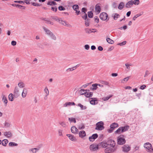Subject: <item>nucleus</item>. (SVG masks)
I'll return each instance as SVG.
<instances>
[{
    "label": "nucleus",
    "mask_w": 153,
    "mask_h": 153,
    "mask_svg": "<svg viewBox=\"0 0 153 153\" xmlns=\"http://www.w3.org/2000/svg\"><path fill=\"white\" fill-rule=\"evenodd\" d=\"M31 4L33 6H40L41 5V4L36 3L34 2H31Z\"/></svg>",
    "instance_id": "nucleus-44"
},
{
    "label": "nucleus",
    "mask_w": 153,
    "mask_h": 153,
    "mask_svg": "<svg viewBox=\"0 0 153 153\" xmlns=\"http://www.w3.org/2000/svg\"><path fill=\"white\" fill-rule=\"evenodd\" d=\"M59 10L60 11L64 10L65 8L62 6H60L58 7Z\"/></svg>",
    "instance_id": "nucleus-51"
},
{
    "label": "nucleus",
    "mask_w": 153,
    "mask_h": 153,
    "mask_svg": "<svg viewBox=\"0 0 153 153\" xmlns=\"http://www.w3.org/2000/svg\"><path fill=\"white\" fill-rule=\"evenodd\" d=\"M107 42L110 44H113L114 43V41L111 39L108 38L106 39Z\"/></svg>",
    "instance_id": "nucleus-31"
},
{
    "label": "nucleus",
    "mask_w": 153,
    "mask_h": 153,
    "mask_svg": "<svg viewBox=\"0 0 153 153\" xmlns=\"http://www.w3.org/2000/svg\"><path fill=\"white\" fill-rule=\"evenodd\" d=\"M14 2L18 3L19 4H24L25 2L22 1H14Z\"/></svg>",
    "instance_id": "nucleus-54"
},
{
    "label": "nucleus",
    "mask_w": 153,
    "mask_h": 153,
    "mask_svg": "<svg viewBox=\"0 0 153 153\" xmlns=\"http://www.w3.org/2000/svg\"><path fill=\"white\" fill-rule=\"evenodd\" d=\"M123 137V135H120L117 137V143L118 144L122 145L126 143V140Z\"/></svg>",
    "instance_id": "nucleus-3"
},
{
    "label": "nucleus",
    "mask_w": 153,
    "mask_h": 153,
    "mask_svg": "<svg viewBox=\"0 0 153 153\" xmlns=\"http://www.w3.org/2000/svg\"><path fill=\"white\" fill-rule=\"evenodd\" d=\"M87 10V9L84 7H83L82 9V12H83L84 14L86 13V12Z\"/></svg>",
    "instance_id": "nucleus-60"
},
{
    "label": "nucleus",
    "mask_w": 153,
    "mask_h": 153,
    "mask_svg": "<svg viewBox=\"0 0 153 153\" xmlns=\"http://www.w3.org/2000/svg\"><path fill=\"white\" fill-rule=\"evenodd\" d=\"M13 94L14 97L16 98L18 97L19 96V89L17 87H15L13 91Z\"/></svg>",
    "instance_id": "nucleus-10"
},
{
    "label": "nucleus",
    "mask_w": 153,
    "mask_h": 153,
    "mask_svg": "<svg viewBox=\"0 0 153 153\" xmlns=\"http://www.w3.org/2000/svg\"><path fill=\"white\" fill-rule=\"evenodd\" d=\"M144 147L147 150V151L150 153H153V148L152 144L149 142L145 143L144 145Z\"/></svg>",
    "instance_id": "nucleus-2"
},
{
    "label": "nucleus",
    "mask_w": 153,
    "mask_h": 153,
    "mask_svg": "<svg viewBox=\"0 0 153 153\" xmlns=\"http://www.w3.org/2000/svg\"><path fill=\"white\" fill-rule=\"evenodd\" d=\"M98 137V135L97 134L95 133L93 134L91 136L89 137V140L90 142H93L97 139Z\"/></svg>",
    "instance_id": "nucleus-9"
},
{
    "label": "nucleus",
    "mask_w": 153,
    "mask_h": 153,
    "mask_svg": "<svg viewBox=\"0 0 153 153\" xmlns=\"http://www.w3.org/2000/svg\"><path fill=\"white\" fill-rule=\"evenodd\" d=\"M107 143L108 146H110V147H108V148H115V143L114 140L111 139L108 140L107 141Z\"/></svg>",
    "instance_id": "nucleus-6"
},
{
    "label": "nucleus",
    "mask_w": 153,
    "mask_h": 153,
    "mask_svg": "<svg viewBox=\"0 0 153 153\" xmlns=\"http://www.w3.org/2000/svg\"><path fill=\"white\" fill-rule=\"evenodd\" d=\"M10 123L8 122H7V121H5L4 123V126H5L6 127H9L10 126Z\"/></svg>",
    "instance_id": "nucleus-53"
},
{
    "label": "nucleus",
    "mask_w": 153,
    "mask_h": 153,
    "mask_svg": "<svg viewBox=\"0 0 153 153\" xmlns=\"http://www.w3.org/2000/svg\"><path fill=\"white\" fill-rule=\"evenodd\" d=\"M27 93V90L26 88H24L23 89L22 92V97H25Z\"/></svg>",
    "instance_id": "nucleus-19"
},
{
    "label": "nucleus",
    "mask_w": 153,
    "mask_h": 153,
    "mask_svg": "<svg viewBox=\"0 0 153 153\" xmlns=\"http://www.w3.org/2000/svg\"><path fill=\"white\" fill-rule=\"evenodd\" d=\"M102 83L103 84H104L106 85H109V82H108L106 81H102Z\"/></svg>",
    "instance_id": "nucleus-55"
},
{
    "label": "nucleus",
    "mask_w": 153,
    "mask_h": 153,
    "mask_svg": "<svg viewBox=\"0 0 153 153\" xmlns=\"http://www.w3.org/2000/svg\"><path fill=\"white\" fill-rule=\"evenodd\" d=\"M142 15V14H137L133 17L132 19L133 20H135L139 16Z\"/></svg>",
    "instance_id": "nucleus-47"
},
{
    "label": "nucleus",
    "mask_w": 153,
    "mask_h": 153,
    "mask_svg": "<svg viewBox=\"0 0 153 153\" xmlns=\"http://www.w3.org/2000/svg\"><path fill=\"white\" fill-rule=\"evenodd\" d=\"M71 102H66L63 105V106L64 107H66L68 106L71 105Z\"/></svg>",
    "instance_id": "nucleus-48"
},
{
    "label": "nucleus",
    "mask_w": 153,
    "mask_h": 153,
    "mask_svg": "<svg viewBox=\"0 0 153 153\" xmlns=\"http://www.w3.org/2000/svg\"><path fill=\"white\" fill-rule=\"evenodd\" d=\"M121 128V132L122 133L127 131L129 129V126L126 125L124 126L120 127Z\"/></svg>",
    "instance_id": "nucleus-14"
},
{
    "label": "nucleus",
    "mask_w": 153,
    "mask_h": 153,
    "mask_svg": "<svg viewBox=\"0 0 153 153\" xmlns=\"http://www.w3.org/2000/svg\"><path fill=\"white\" fill-rule=\"evenodd\" d=\"M12 6H13L14 7H17L20 8V7H22V5H21L20 4H11Z\"/></svg>",
    "instance_id": "nucleus-46"
},
{
    "label": "nucleus",
    "mask_w": 153,
    "mask_h": 153,
    "mask_svg": "<svg viewBox=\"0 0 153 153\" xmlns=\"http://www.w3.org/2000/svg\"><path fill=\"white\" fill-rule=\"evenodd\" d=\"M112 97V95H110L108 96H107L106 97H104L102 99L104 101H107L109 100L110 98H111Z\"/></svg>",
    "instance_id": "nucleus-40"
},
{
    "label": "nucleus",
    "mask_w": 153,
    "mask_h": 153,
    "mask_svg": "<svg viewBox=\"0 0 153 153\" xmlns=\"http://www.w3.org/2000/svg\"><path fill=\"white\" fill-rule=\"evenodd\" d=\"M89 91V90H84V89H81L80 91H81L80 92V94L81 95H83L85 94L86 93L88 92V91Z\"/></svg>",
    "instance_id": "nucleus-22"
},
{
    "label": "nucleus",
    "mask_w": 153,
    "mask_h": 153,
    "mask_svg": "<svg viewBox=\"0 0 153 153\" xmlns=\"http://www.w3.org/2000/svg\"><path fill=\"white\" fill-rule=\"evenodd\" d=\"M92 85V87H93V88H90L91 90H92L94 91V90H96L97 89L98 85L97 84V83L93 84Z\"/></svg>",
    "instance_id": "nucleus-27"
},
{
    "label": "nucleus",
    "mask_w": 153,
    "mask_h": 153,
    "mask_svg": "<svg viewBox=\"0 0 153 153\" xmlns=\"http://www.w3.org/2000/svg\"><path fill=\"white\" fill-rule=\"evenodd\" d=\"M121 128L120 127L116 131H115V134H120L121 133Z\"/></svg>",
    "instance_id": "nucleus-41"
},
{
    "label": "nucleus",
    "mask_w": 153,
    "mask_h": 153,
    "mask_svg": "<svg viewBox=\"0 0 153 153\" xmlns=\"http://www.w3.org/2000/svg\"><path fill=\"white\" fill-rule=\"evenodd\" d=\"M100 19L103 21H108L109 20V18H108L107 14L105 12H102L100 14Z\"/></svg>",
    "instance_id": "nucleus-5"
},
{
    "label": "nucleus",
    "mask_w": 153,
    "mask_h": 153,
    "mask_svg": "<svg viewBox=\"0 0 153 153\" xmlns=\"http://www.w3.org/2000/svg\"><path fill=\"white\" fill-rule=\"evenodd\" d=\"M8 141L7 139L3 140L2 142V145L4 146H6L7 145V143H8Z\"/></svg>",
    "instance_id": "nucleus-24"
},
{
    "label": "nucleus",
    "mask_w": 153,
    "mask_h": 153,
    "mask_svg": "<svg viewBox=\"0 0 153 153\" xmlns=\"http://www.w3.org/2000/svg\"><path fill=\"white\" fill-rule=\"evenodd\" d=\"M104 123L102 121H100L97 123L96 124V130H102L104 129L103 126Z\"/></svg>",
    "instance_id": "nucleus-4"
},
{
    "label": "nucleus",
    "mask_w": 153,
    "mask_h": 153,
    "mask_svg": "<svg viewBox=\"0 0 153 153\" xmlns=\"http://www.w3.org/2000/svg\"><path fill=\"white\" fill-rule=\"evenodd\" d=\"M132 1L133 4L138 5L140 3V1L139 0H134V1L131 0Z\"/></svg>",
    "instance_id": "nucleus-34"
},
{
    "label": "nucleus",
    "mask_w": 153,
    "mask_h": 153,
    "mask_svg": "<svg viewBox=\"0 0 153 153\" xmlns=\"http://www.w3.org/2000/svg\"><path fill=\"white\" fill-rule=\"evenodd\" d=\"M51 18L58 22H60L59 21L61 18H58L56 16H51Z\"/></svg>",
    "instance_id": "nucleus-32"
},
{
    "label": "nucleus",
    "mask_w": 153,
    "mask_h": 153,
    "mask_svg": "<svg viewBox=\"0 0 153 153\" xmlns=\"http://www.w3.org/2000/svg\"><path fill=\"white\" fill-rule=\"evenodd\" d=\"M92 30H95L94 31H91V29L89 28H85V32L86 33L90 34L91 33L95 32L97 31L95 29H92Z\"/></svg>",
    "instance_id": "nucleus-12"
},
{
    "label": "nucleus",
    "mask_w": 153,
    "mask_h": 153,
    "mask_svg": "<svg viewBox=\"0 0 153 153\" xmlns=\"http://www.w3.org/2000/svg\"><path fill=\"white\" fill-rule=\"evenodd\" d=\"M150 74V73L149 72V71L148 70H146V72H145V75L144 76V77H145L146 76H148L149 74Z\"/></svg>",
    "instance_id": "nucleus-63"
},
{
    "label": "nucleus",
    "mask_w": 153,
    "mask_h": 153,
    "mask_svg": "<svg viewBox=\"0 0 153 153\" xmlns=\"http://www.w3.org/2000/svg\"><path fill=\"white\" fill-rule=\"evenodd\" d=\"M127 28V26L126 25H124L123 27H120L118 29L120 30H122L123 29L126 30Z\"/></svg>",
    "instance_id": "nucleus-58"
},
{
    "label": "nucleus",
    "mask_w": 153,
    "mask_h": 153,
    "mask_svg": "<svg viewBox=\"0 0 153 153\" xmlns=\"http://www.w3.org/2000/svg\"><path fill=\"white\" fill-rule=\"evenodd\" d=\"M4 135L7 138H10L12 136V134L10 131L5 132L4 133Z\"/></svg>",
    "instance_id": "nucleus-21"
},
{
    "label": "nucleus",
    "mask_w": 153,
    "mask_h": 153,
    "mask_svg": "<svg viewBox=\"0 0 153 153\" xmlns=\"http://www.w3.org/2000/svg\"><path fill=\"white\" fill-rule=\"evenodd\" d=\"M66 135L69 137L70 140L72 141H75L76 140V138L74 135L70 134H67Z\"/></svg>",
    "instance_id": "nucleus-18"
},
{
    "label": "nucleus",
    "mask_w": 153,
    "mask_h": 153,
    "mask_svg": "<svg viewBox=\"0 0 153 153\" xmlns=\"http://www.w3.org/2000/svg\"><path fill=\"white\" fill-rule=\"evenodd\" d=\"M60 21H59L60 22H59V23L63 25H65V24L64 23V22H66L65 21H63L61 19H60Z\"/></svg>",
    "instance_id": "nucleus-56"
},
{
    "label": "nucleus",
    "mask_w": 153,
    "mask_h": 153,
    "mask_svg": "<svg viewBox=\"0 0 153 153\" xmlns=\"http://www.w3.org/2000/svg\"><path fill=\"white\" fill-rule=\"evenodd\" d=\"M18 86L21 88H22L25 87V84L22 82H20L18 84Z\"/></svg>",
    "instance_id": "nucleus-35"
},
{
    "label": "nucleus",
    "mask_w": 153,
    "mask_h": 153,
    "mask_svg": "<svg viewBox=\"0 0 153 153\" xmlns=\"http://www.w3.org/2000/svg\"><path fill=\"white\" fill-rule=\"evenodd\" d=\"M122 148L123 152H128L130 151L131 147L128 145H125L123 146Z\"/></svg>",
    "instance_id": "nucleus-8"
},
{
    "label": "nucleus",
    "mask_w": 153,
    "mask_h": 153,
    "mask_svg": "<svg viewBox=\"0 0 153 153\" xmlns=\"http://www.w3.org/2000/svg\"><path fill=\"white\" fill-rule=\"evenodd\" d=\"M95 21L97 23H98L99 22V19L97 16H95L94 17Z\"/></svg>",
    "instance_id": "nucleus-59"
},
{
    "label": "nucleus",
    "mask_w": 153,
    "mask_h": 153,
    "mask_svg": "<svg viewBox=\"0 0 153 153\" xmlns=\"http://www.w3.org/2000/svg\"><path fill=\"white\" fill-rule=\"evenodd\" d=\"M47 4L48 5H51V6H53V5H56L57 4H56V3L54 1H49L48 3H47Z\"/></svg>",
    "instance_id": "nucleus-29"
},
{
    "label": "nucleus",
    "mask_w": 153,
    "mask_h": 153,
    "mask_svg": "<svg viewBox=\"0 0 153 153\" xmlns=\"http://www.w3.org/2000/svg\"><path fill=\"white\" fill-rule=\"evenodd\" d=\"M57 8L56 6H55L54 7H51V10L53 11H55V12H56L57 11Z\"/></svg>",
    "instance_id": "nucleus-57"
},
{
    "label": "nucleus",
    "mask_w": 153,
    "mask_h": 153,
    "mask_svg": "<svg viewBox=\"0 0 153 153\" xmlns=\"http://www.w3.org/2000/svg\"><path fill=\"white\" fill-rule=\"evenodd\" d=\"M84 47H85V49L87 50H88V49H89L90 48L89 46L88 45H87V44L85 45Z\"/></svg>",
    "instance_id": "nucleus-64"
},
{
    "label": "nucleus",
    "mask_w": 153,
    "mask_h": 153,
    "mask_svg": "<svg viewBox=\"0 0 153 153\" xmlns=\"http://www.w3.org/2000/svg\"><path fill=\"white\" fill-rule=\"evenodd\" d=\"M90 20V19H87V20H86L85 21V26L87 27L89 26V21Z\"/></svg>",
    "instance_id": "nucleus-42"
},
{
    "label": "nucleus",
    "mask_w": 153,
    "mask_h": 153,
    "mask_svg": "<svg viewBox=\"0 0 153 153\" xmlns=\"http://www.w3.org/2000/svg\"><path fill=\"white\" fill-rule=\"evenodd\" d=\"M95 11L97 12V13H99L101 10L100 7L99 6H97V5L95 6Z\"/></svg>",
    "instance_id": "nucleus-26"
},
{
    "label": "nucleus",
    "mask_w": 153,
    "mask_h": 153,
    "mask_svg": "<svg viewBox=\"0 0 153 153\" xmlns=\"http://www.w3.org/2000/svg\"><path fill=\"white\" fill-rule=\"evenodd\" d=\"M46 23L47 24H49L51 25H53V22L51 21L50 20L48 19H47L46 21Z\"/></svg>",
    "instance_id": "nucleus-50"
},
{
    "label": "nucleus",
    "mask_w": 153,
    "mask_h": 153,
    "mask_svg": "<svg viewBox=\"0 0 153 153\" xmlns=\"http://www.w3.org/2000/svg\"><path fill=\"white\" fill-rule=\"evenodd\" d=\"M77 105L80 107L82 110H85L87 108V107L86 106H84L80 103L78 104Z\"/></svg>",
    "instance_id": "nucleus-37"
},
{
    "label": "nucleus",
    "mask_w": 153,
    "mask_h": 153,
    "mask_svg": "<svg viewBox=\"0 0 153 153\" xmlns=\"http://www.w3.org/2000/svg\"><path fill=\"white\" fill-rule=\"evenodd\" d=\"M44 92L46 94V97H47L49 94V91L47 87H45L44 89Z\"/></svg>",
    "instance_id": "nucleus-45"
},
{
    "label": "nucleus",
    "mask_w": 153,
    "mask_h": 153,
    "mask_svg": "<svg viewBox=\"0 0 153 153\" xmlns=\"http://www.w3.org/2000/svg\"><path fill=\"white\" fill-rule=\"evenodd\" d=\"M11 44L13 46H15L16 44V42L15 41H12L11 42Z\"/></svg>",
    "instance_id": "nucleus-62"
},
{
    "label": "nucleus",
    "mask_w": 153,
    "mask_h": 153,
    "mask_svg": "<svg viewBox=\"0 0 153 153\" xmlns=\"http://www.w3.org/2000/svg\"><path fill=\"white\" fill-rule=\"evenodd\" d=\"M79 134L80 137L82 138L86 136V133L84 131L82 130L80 131Z\"/></svg>",
    "instance_id": "nucleus-15"
},
{
    "label": "nucleus",
    "mask_w": 153,
    "mask_h": 153,
    "mask_svg": "<svg viewBox=\"0 0 153 153\" xmlns=\"http://www.w3.org/2000/svg\"><path fill=\"white\" fill-rule=\"evenodd\" d=\"M35 148H32V149H29V152H32L33 153H36V151H35Z\"/></svg>",
    "instance_id": "nucleus-61"
},
{
    "label": "nucleus",
    "mask_w": 153,
    "mask_h": 153,
    "mask_svg": "<svg viewBox=\"0 0 153 153\" xmlns=\"http://www.w3.org/2000/svg\"><path fill=\"white\" fill-rule=\"evenodd\" d=\"M68 120L70 123L74 122L75 123L76 122V119L73 117L69 118Z\"/></svg>",
    "instance_id": "nucleus-36"
},
{
    "label": "nucleus",
    "mask_w": 153,
    "mask_h": 153,
    "mask_svg": "<svg viewBox=\"0 0 153 153\" xmlns=\"http://www.w3.org/2000/svg\"><path fill=\"white\" fill-rule=\"evenodd\" d=\"M124 6V3L123 2H121L119 4L118 7V8L119 9L121 10L123 8Z\"/></svg>",
    "instance_id": "nucleus-23"
},
{
    "label": "nucleus",
    "mask_w": 153,
    "mask_h": 153,
    "mask_svg": "<svg viewBox=\"0 0 153 153\" xmlns=\"http://www.w3.org/2000/svg\"><path fill=\"white\" fill-rule=\"evenodd\" d=\"M114 16H113V18L114 20H116L117 18H119L120 15L117 13H115L113 14Z\"/></svg>",
    "instance_id": "nucleus-30"
},
{
    "label": "nucleus",
    "mask_w": 153,
    "mask_h": 153,
    "mask_svg": "<svg viewBox=\"0 0 153 153\" xmlns=\"http://www.w3.org/2000/svg\"><path fill=\"white\" fill-rule=\"evenodd\" d=\"M133 5L132 1L131 0L128 1L126 3L125 5V7L126 8H131Z\"/></svg>",
    "instance_id": "nucleus-16"
},
{
    "label": "nucleus",
    "mask_w": 153,
    "mask_h": 153,
    "mask_svg": "<svg viewBox=\"0 0 153 153\" xmlns=\"http://www.w3.org/2000/svg\"><path fill=\"white\" fill-rule=\"evenodd\" d=\"M99 144H93L90 146L89 149L90 150L92 151L97 150L99 149Z\"/></svg>",
    "instance_id": "nucleus-7"
},
{
    "label": "nucleus",
    "mask_w": 153,
    "mask_h": 153,
    "mask_svg": "<svg viewBox=\"0 0 153 153\" xmlns=\"http://www.w3.org/2000/svg\"><path fill=\"white\" fill-rule=\"evenodd\" d=\"M93 95V93L92 92H88L86 93V94H85V96L87 97V98H89L90 97H91Z\"/></svg>",
    "instance_id": "nucleus-25"
},
{
    "label": "nucleus",
    "mask_w": 153,
    "mask_h": 153,
    "mask_svg": "<svg viewBox=\"0 0 153 153\" xmlns=\"http://www.w3.org/2000/svg\"><path fill=\"white\" fill-rule=\"evenodd\" d=\"M88 16L89 18H92L93 17V14L91 11H89L88 13Z\"/></svg>",
    "instance_id": "nucleus-39"
},
{
    "label": "nucleus",
    "mask_w": 153,
    "mask_h": 153,
    "mask_svg": "<svg viewBox=\"0 0 153 153\" xmlns=\"http://www.w3.org/2000/svg\"><path fill=\"white\" fill-rule=\"evenodd\" d=\"M43 29L46 33V34L49 36L52 39L54 40H56V36L50 30L45 27H43Z\"/></svg>",
    "instance_id": "nucleus-1"
},
{
    "label": "nucleus",
    "mask_w": 153,
    "mask_h": 153,
    "mask_svg": "<svg viewBox=\"0 0 153 153\" xmlns=\"http://www.w3.org/2000/svg\"><path fill=\"white\" fill-rule=\"evenodd\" d=\"M2 101L4 102L5 105V106H6L7 105V103L8 102L7 100V98L5 96V95H2Z\"/></svg>",
    "instance_id": "nucleus-20"
},
{
    "label": "nucleus",
    "mask_w": 153,
    "mask_h": 153,
    "mask_svg": "<svg viewBox=\"0 0 153 153\" xmlns=\"http://www.w3.org/2000/svg\"><path fill=\"white\" fill-rule=\"evenodd\" d=\"M97 100H92L90 101V103L92 105H95L97 104V102H96Z\"/></svg>",
    "instance_id": "nucleus-43"
},
{
    "label": "nucleus",
    "mask_w": 153,
    "mask_h": 153,
    "mask_svg": "<svg viewBox=\"0 0 153 153\" xmlns=\"http://www.w3.org/2000/svg\"><path fill=\"white\" fill-rule=\"evenodd\" d=\"M99 146H101L102 147L104 148H107L108 147V144L107 142L102 141L99 144Z\"/></svg>",
    "instance_id": "nucleus-11"
},
{
    "label": "nucleus",
    "mask_w": 153,
    "mask_h": 153,
    "mask_svg": "<svg viewBox=\"0 0 153 153\" xmlns=\"http://www.w3.org/2000/svg\"><path fill=\"white\" fill-rule=\"evenodd\" d=\"M78 128L79 129H83L85 128V126L83 124H82L79 126Z\"/></svg>",
    "instance_id": "nucleus-52"
},
{
    "label": "nucleus",
    "mask_w": 153,
    "mask_h": 153,
    "mask_svg": "<svg viewBox=\"0 0 153 153\" xmlns=\"http://www.w3.org/2000/svg\"><path fill=\"white\" fill-rule=\"evenodd\" d=\"M73 9L75 11L78 10L79 9V7L77 4H74L72 7Z\"/></svg>",
    "instance_id": "nucleus-33"
},
{
    "label": "nucleus",
    "mask_w": 153,
    "mask_h": 153,
    "mask_svg": "<svg viewBox=\"0 0 153 153\" xmlns=\"http://www.w3.org/2000/svg\"><path fill=\"white\" fill-rule=\"evenodd\" d=\"M71 131L72 133L74 134H77L78 131V129L74 126H72L71 128Z\"/></svg>",
    "instance_id": "nucleus-13"
},
{
    "label": "nucleus",
    "mask_w": 153,
    "mask_h": 153,
    "mask_svg": "<svg viewBox=\"0 0 153 153\" xmlns=\"http://www.w3.org/2000/svg\"><path fill=\"white\" fill-rule=\"evenodd\" d=\"M18 144L15 142H11L9 143V146H17Z\"/></svg>",
    "instance_id": "nucleus-38"
},
{
    "label": "nucleus",
    "mask_w": 153,
    "mask_h": 153,
    "mask_svg": "<svg viewBox=\"0 0 153 153\" xmlns=\"http://www.w3.org/2000/svg\"><path fill=\"white\" fill-rule=\"evenodd\" d=\"M118 126L119 125L117 123H114L110 125V127L111 128L113 129L114 130L115 128L118 127Z\"/></svg>",
    "instance_id": "nucleus-17"
},
{
    "label": "nucleus",
    "mask_w": 153,
    "mask_h": 153,
    "mask_svg": "<svg viewBox=\"0 0 153 153\" xmlns=\"http://www.w3.org/2000/svg\"><path fill=\"white\" fill-rule=\"evenodd\" d=\"M14 96V95L12 93L10 94L8 96L9 100L11 101H13V100Z\"/></svg>",
    "instance_id": "nucleus-28"
},
{
    "label": "nucleus",
    "mask_w": 153,
    "mask_h": 153,
    "mask_svg": "<svg viewBox=\"0 0 153 153\" xmlns=\"http://www.w3.org/2000/svg\"><path fill=\"white\" fill-rule=\"evenodd\" d=\"M126 43V41H124L122 42L118 43L117 45L120 46H123L125 45Z\"/></svg>",
    "instance_id": "nucleus-49"
}]
</instances>
